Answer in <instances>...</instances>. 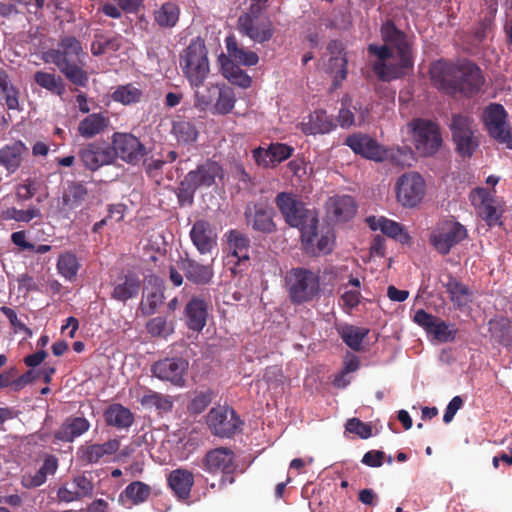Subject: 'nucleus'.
I'll return each instance as SVG.
<instances>
[{
  "instance_id": "48",
  "label": "nucleus",
  "mask_w": 512,
  "mask_h": 512,
  "mask_svg": "<svg viewBox=\"0 0 512 512\" xmlns=\"http://www.w3.org/2000/svg\"><path fill=\"white\" fill-rule=\"evenodd\" d=\"M216 95L218 98L211 108L212 113L220 115L230 113L236 102L234 91L230 87H218Z\"/></svg>"
},
{
  "instance_id": "3",
  "label": "nucleus",
  "mask_w": 512,
  "mask_h": 512,
  "mask_svg": "<svg viewBox=\"0 0 512 512\" xmlns=\"http://www.w3.org/2000/svg\"><path fill=\"white\" fill-rule=\"evenodd\" d=\"M182 71L194 88L201 87L210 73L208 51L203 39L197 37L180 55Z\"/></svg>"
},
{
  "instance_id": "61",
  "label": "nucleus",
  "mask_w": 512,
  "mask_h": 512,
  "mask_svg": "<svg viewBox=\"0 0 512 512\" xmlns=\"http://www.w3.org/2000/svg\"><path fill=\"white\" fill-rule=\"evenodd\" d=\"M147 330L153 337H167L173 332L171 324L163 317H155L147 323Z\"/></svg>"
},
{
  "instance_id": "50",
  "label": "nucleus",
  "mask_w": 512,
  "mask_h": 512,
  "mask_svg": "<svg viewBox=\"0 0 512 512\" xmlns=\"http://www.w3.org/2000/svg\"><path fill=\"white\" fill-rule=\"evenodd\" d=\"M150 487L140 481L130 483L120 495L121 500L127 499L132 505L146 501L150 495Z\"/></svg>"
},
{
  "instance_id": "19",
  "label": "nucleus",
  "mask_w": 512,
  "mask_h": 512,
  "mask_svg": "<svg viewBox=\"0 0 512 512\" xmlns=\"http://www.w3.org/2000/svg\"><path fill=\"white\" fill-rule=\"evenodd\" d=\"M414 321L440 342H447L454 338L455 331L450 325L422 309L415 313Z\"/></svg>"
},
{
  "instance_id": "59",
  "label": "nucleus",
  "mask_w": 512,
  "mask_h": 512,
  "mask_svg": "<svg viewBox=\"0 0 512 512\" xmlns=\"http://www.w3.org/2000/svg\"><path fill=\"white\" fill-rule=\"evenodd\" d=\"M217 86L211 85L205 89L195 88V106L200 110L212 108L213 100L217 93Z\"/></svg>"
},
{
  "instance_id": "23",
  "label": "nucleus",
  "mask_w": 512,
  "mask_h": 512,
  "mask_svg": "<svg viewBox=\"0 0 512 512\" xmlns=\"http://www.w3.org/2000/svg\"><path fill=\"white\" fill-rule=\"evenodd\" d=\"M298 127L306 135H317L332 131L334 123L324 110L319 109L303 117Z\"/></svg>"
},
{
  "instance_id": "33",
  "label": "nucleus",
  "mask_w": 512,
  "mask_h": 512,
  "mask_svg": "<svg viewBox=\"0 0 512 512\" xmlns=\"http://www.w3.org/2000/svg\"><path fill=\"white\" fill-rule=\"evenodd\" d=\"M233 452L227 448H217L205 457V467L211 473H227L231 470Z\"/></svg>"
},
{
  "instance_id": "22",
  "label": "nucleus",
  "mask_w": 512,
  "mask_h": 512,
  "mask_svg": "<svg viewBox=\"0 0 512 512\" xmlns=\"http://www.w3.org/2000/svg\"><path fill=\"white\" fill-rule=\"evenodd\" d=\"M190 238L201 254L211 253L217 245V233L214 227L204 220H198L193 224Z\"/></svg>"
},
{
  "instance_id": "34",
  "label": "nucleus",
  "mask_w": 512,
  "mask_h": 512,
  "mask_svg": "<svg viewBox=\"0 0 512 512\" xmlns=\"http://www.w3.org/2000/svg\"><path fill=\"white\" fill-rule=\"evenodd\" d=\"M223 76L232 84L241 88H248L251 85V77L244 72L236 63L227 58L226 55L219 57Z\"/></svg>"
},
{
  "instance_id": "53",
  "label": "nucleus",
  "mask_w": 512,
  "mask_h": 512,
  "mask_svg": "<svg viewBox=\"0 0 512 512\" xmlns=\"http://www.w3.org/2000/svg\"><path fill=\"white\" fill-rule=\"evenodd\" d=\"M385 160H390L401 167H411L415 162L413 150L408 147H395L386 149Z\"/></svg>"
},
{
  "instance_id": "18",
  "label": "nucleus",
  "mask_w": 512,
  "mask_h": 512,
  "mask_svg": "<svg viewBox=\"0 0 512 512\" xmlns=\"http://www.w3.org/2000/svg\"><path fill=\"white\" fill-rule=\"evenodd\" d=\"M455 92L460 91L471 94L480 89L483 84V76L480 69L470 62H464L457 66Z\"/></svg>"
},
{
  "instance_id": "15",
  "label": "nucleus",
  "mask_w": 512,
  "mask_h": 512,
  "mask_svg": "<svg viewBox=\"0 0 512 512\" xmlns=\"http://www.w3.org/2000/svg\"><path fill=\"white\" fill-rule=\"evenodd\" d=\"M187 369L188 362L180 358L160 360L152 366V372L155 377L169 381L176 386L184 385V376Z\"/></svg>"
},
{
  "instance_id": "16",
  "label": "nucleus",
  "mask_w": 512,
  "mask_h": 512,
  "mask_svg": "<svg viewBox=\"0 0 512 512\" xmlns=\"http://www.w3.org/2000/svg\"><path fill=\"white\" fill-rule=\"evenodd\" d=\"M84 55L81 43L73 36L63 37L56 49H50L43 55L46 63H52L51 59L64 61L68 63L81 62L80 58Z\"/></svg>"
},
{
  "instance_id": "27",
  "label": "nucleus",
  "mask_w": 512,
  "mask_h": 512,
  "mask_svg": "<svg viewBox=\"0 0 512 512\" xmlns=\"http://www.w3.org/2000/svg\"><path fill=\"white\" fill-rule=\"evenodd\" d=\"M178 266L186 278L197 285L210 283L214 276L212 265H203L189 258L181 259Z\"/></svg>"
},
{
  "instance_id": "32",
  "label": "nucleus",
  "mask_w": 512,
  "mask_h": 512,
  "mask_svg": "<svg viewBox=\"0 0 512 512\" xmlns=\"http://www.w3.org/2000/svg\"><path fill=\"white\" fill-rule=\"evenodd\" d=\"M109 123V118L102 113H92L80 120L77 131L83 138L90 139L103 133Z\"/></svg>"
},
{
  "instance_id": "52",
  "label": "nucleus",
  "mask_w": 512,
  "mask_h": 512,
  "mask_svg": "<svg viewBox=\"0 0 512 512\" xmlns=\"http://www.w3.org/2000/svg\"><path fill=\"white\" fill-rule=\"evenodd\" d=\"M34 80L40 87L54 94L62 95L65 91L62 79L55 74L38 71L34 74Z\"/></svg>"
},
{
  "instance_id": "24",
  "label": "nucleus",
  "mask_w": 512,
  "mask_h": 512,
  "mask_svg": "<svg viewBox=\"0 0 512 512\" xmlns=\"http://www.w3.org/2000/svg\"><path fill=\"white\" fill-rule=\"evenodd\" d=\"M457 66L443 61H437L430 67V76L433 84L445 92H455Z\"/></svg>"
},
{
  "instance_id": "46",
  "label": "nucleus",
  "mask_w": 512,
  "mask_h": 512,
  "mask_svg": "<svg viewBox=\"0 0 512 512\" xmlns=\"http://www.w3.org/2000/svg\"><path fill=\"white\" fill-rule=\"evenodd\" d=\"M192 484L193 476L188 471L175 470L169 476V485L180 498H185L189 495Z\"/></svg>"
},
{
  "instance_id": "12",
  "label": "nucleus",
  "mask_w": 512,
  "mask_h": 512,
  "mask_svg": "<svg viewBox=\"0 0 512 512\" xmlns=\"http://www.w3.org/2000/svg\"><path fill=\"white\" fill-rule=\"evenodd\" d=\"M111 148L115 159L119 157L129 164H137L146 153L144 145L131 133H114Z\"/></svg>"
},
{
  "instance_id": "37",
  "label": "nucleus",
  "mask_w": 512,
  "mask_h": 512,
  "mask_svg": "<svg viewBox=\"0 0 512 512\" xmlns=\"http://www.w3.org/2000/svg\"><path fill=\"white\" fill-rule=\"evenodd\" d=\"M185 312L189 328L195 331L202 330L206 325L207 304L199 298H193L186 305Z\"/></svg>"
},
{
  "instance_id": "41",
  "label": "nucleus",
  "mask_w": 512,
  "mask_h": 512,
  "mask_svg": "<svg viewBox=\"0 0 512 512\" xmlns=\"http://www.w3.org/2000/svg\"><path fill=\"white\" fill-rule=\"evenodd\" d=\"M90 427L89 422L85 418H74L66 421L56 432V438L61 441L71 442L76 437L85 433Z\"/></svg>"
},
{
  "instance_id": "1",
  "label": "nucleus",
  "mask_w": 512,
  "mask_h": 512,
  "mask_svg": "<svg viewBox=\"0 0 512 512\" xmlns=\"http://www.w3.org/2000/svg\"><path fill=\"white\" fill-rule=\"evenodd\" d=\"M382 45L370 44L369 53L374 57L373 69L383 81L402 76L412 65L410 48L406 36L390 21L381 27Z\"/></svg>"
},
{
  "instance_id": "11",
  "label": "nucleus",
  "mask_w": 512,
  "mask_h": 512,
  "mask_svg": "<svg viewBox=\"0 0 512 512\" xmlns=\"http://www.w3.org/2000/svg\"><path fill=\"white\" fill-rule=\"evenodd\" d=\"M484 123L490 135L512 149V131L506 122V112L499 104H491L483 114Z\"/></svg>"
},
{
  "instance_id": "25",
  "label": "nucleus",
  "mask_w": 512,
  "mask_h": 512,
  "mask_svg": "<svg viewBox=\"0 0 512 512\" xmlns=\"http://www.w3.org/2000/svg\"><path fill=\"white\" fill-rule=\"evenodd\" d=\"M328 217L335 222H345L356 213V205L351 196H333L326 202Z\"/></svg>"
},
{
  "instance_id": "31",
  "label": "nucleus",
  "mask_w": 512,
  "mask_h": 512,
  "mask_svg": "<svg viewBox=\"0 0 512 512\" xmlns=\"http://www.w3.org/2000/svg\"><path fill=\"white\" fill-rule=\"evenodd\" d=\"M445 288L450 296V300L457 309L465 311L469 308L470 303L474 299L472 290L452 277L445 284Z\"/></svg>"
},
{
  "instance_id": "17",
  "label": "nucleus",
  "mask_w": 512,
  "mask_h": 512,
  "mask_svg": "<svg viewBox=\"0 0 512 512\" xmlns=\"http://www.w3.org/2000/svg\"><path fill=\"white\" fill-rule=\"evenodd\" d=\"M326 72L333 78V87L337 88L347 75V57L340 42L332 41L327 48Z\"/></svg>"
},
{
  "instance_id": "13",
  "label": "nucleus",
  "mask_w": 512,
  "mask_h": 512,
  "mask_svg": "<svg viewBox=\"0 0 512 512\" xmlns=\"http://www.w3.org/2000/svg\"><path fill=\"white\" fill-rule=\"evenodd\" d=\"M451 131L458 152L464 157L471 156L478 143L474 136V125L470 119L461 115L454 116Z\"/></svg>"
},
{
  "instance_id": "8",
  "label": "nucleus",
  "mask_w": 512,
  "mask_h": 512,
  "mask_svg": "<svg viewBox=\"0 0 512 512\" xmlns=\"http://www.w3.org/2000/svg\"><path fill=\"white\" fill-rule=\"evenodd\" d=\"M395 192L397 201L405 208L418 206L426 193V182L417 172L402 174L396 181Z\"/></svg>"
},
{
  "instance_id": "40",
  "label": "nucleus",
  "mask_w": 512,
  "mask_h": 512,
  "mask_svg": "<svg viewBox=\"0 0 512 512\" xmlns=\"http://www.w3.org/2000/svg\"><path fill=\"white\" fill-rule=\"evenodd\" d=\"M225 42L228 53L226 57L231 59L234 63L237 62L244 66H254L258 63V55L253 51L239 48L234 37H227Z\"/></svg>"
},
{
  "instance_id": "21",
  "label": "nucleus",
  "mask_w": 512,
  "mask_h": 512,
  "mask_svg": "<svg viewBox=\"0 0 512 512\" xmlns=\"http://www.w3.org/2000/svg\"><path fill=\"white\" fill-rule=\"evenodd\" d=\"M346 144L356 153L369 160H385L386 149L367 135L355 134L346 139Z\"/></svg>"
},
{
  "instance_id": "56",
  "label": "nucleus",
  "mask_w": 512,
  "mask_h": 512,
  "mask_svg": "<svg viewBox=\"0 0 512 512\" xmlns=\"http://www.w3.org/2000/svg\"><path fill=\"white\" fill-rule=\"evenodd\" d=\"M318 224L316 225V228ZM313 250H308L305 245L304 249L307 253L310 254H327L331 252L334 245V235L330 231L322 232L319 236L318 231L316 230V236H313Z\"/></svg>"
},
{
  "instance_id": "30",
  "label": "nucleus",
  "mask_w": 512,
  "mask_h": 512,
  "mask_svg": "<svg viewBox=\"0 0 512 512\" xmlns=\"http://www.w3.org/2000/svg\"><path fill=\"white\" fill-rule=\"evenodd\" d=\"M120 447L117 439H110L103 444L82 446L78 450L79 457L87 463H97L105 456L115 454Z\"/></svg>"
},
{
  "instance_id": "5",
  "label": "nucleus",
  "mask_w": 512,
  "mask_h": 512,
  "mask_svg": "<svg viewBox=\"0 0 512 512\" xmlns=\"http://www.w3.org/2000/svg\"><path fill=\"white\" fill-rule=\"evenodd\" d=\"M401 132L410 136L416 151L422 156L434 155L442 145L439 128L428 120L414 119Z\"/></svg>"
},
{
  "instance_id": "49",
  "label": "nucleus",
  "mask_w": 512,
  "mask_h": 512,
  "mask_svg": "<svg viewBox=\"0 0 512 512\" xmlns=\"http://www.w3.org/2000/svg\"><path fill=\"white\" fill-rule=\"evenodd\" d=\"M368 329L353 325H344L338 328L342 340L353 350H359L363 339L368 334Z\"/></svg>"
},
{
  "instance_id": "20",
  "label": "nucleus",
  "mask_w": 512,
  "mask_h": 512,
  "mask_svg": "<svg viewBox=\"0 0 512 512\" xmlns=\"http://www.w3.org/2000/svg\"><path fill=\"white\" fill-rule=\"evenodd\" d=\"M240 32L247 35L255 42L268 41L273 35V28L270 21H260L256 16L244 14L238 19Z\"/></svg>"
},
{
  "instance_id": "42",
  "label": "nucleus",
  "mask_w": 512,
  "mask_h": 512,
  "mask_svg": "<svg viewBox=\"0 0 512 512\" xmlns=\"http://www.w3.org/2000/svg\"><path fill=\"white\" fill-rule=\"evenodd\" d=\"M136 397L144 407L156 408L160 412H168L173 406L172 399L169 396L151 390H144L142 393L137 390Z\"/></svg>"
},
{
  "instance_id": "57",
  "label": "nucleus",
  "mask_w": 512,
  "mask_h": 512,
  "mask_svg": "<svg viewBox=\"0 0 512 512\" xmlns=\"http://www.w3.org/2000/svg\"><path fill=\"white\" fill-rule=\"evenodd\" d=\"M172 133L179 143L189 144L197 139L198 132L188 121H178L173 124Z\"/></svg>"
},
{
  "instance_id": "39",
  "label": "nucleus",
  "mask_w": 512,
  "mask_h": 512,
  "mask_svg": "<svg viewBox=\"0 0 512 512\" xmlns=\"http://www.w3.org/2000/svg\"><path fill=\"white\" fill-rule=\"evenodd\" d=\"M139 290V278L136 275L129 273L119 279V282L114 287L112 297L115 300L125 302L128 299L137 296Z\"/></svg>"
},
{
  "instance_id": "63",
  "label": "nucleus",
  "mask_w": 512,
  "mask_h": 512,
  "mask_svg": "<svg viewBox=\"0 0 512 512\" xmlns=\"http://www.w3.org/2000/svg\"><path fill=\"white\" fill-rule=\"evenodd\" d=\"M270 148V158L272 159V166L275 167L277 164L282 161L288 159L292 152L293 148L286 144L282 143H273L269 146Z\"/></svg>"
},
{
  "instance_id": "36",
  "label": "nucleus",
  "mask_w": 512,
  "mask_h": 512,
  "mask_svg": "<svg viewBox=\"0 0 512 512\" xmlns=\"http://www.w3.org/2000/svg\"><path fill=\"white\" fill-rule=\"evenodd\" d=\"M163 301L161 282L157 277H150L144 288L142 310L146 314H152Z\"/></svg>"
},
{
  "instance_id": "44",
  "label": "nucleus",
  "mask_w": 512,
  "mask_h": 512,
  "mask_svg": "<svg viewBox=\"0 0 512 512\" xmlns=\"http://www.w3.org/2000/svg\"><path fill=\"white\" fill-rule=\"evenodd\" d=\"M105 419L109 425L128 428L133 423V415L129 409L120 404H113L105 411Z\"/></svg>"
},
{
  "instance_id": "7",
  "label": "nucleus",
  "mask_w": 512,
  "mask_h": 512,
  "mask_svg": "<svg viewBox=\"0 0 512 512\" xmlns=\"http://www.w3.org/2000/svg\"><path fill=\"white\" fill-rule=\"evenodd\" d=\"M468 237L467 229L453 219L438 222L430 233V244L440 254L446 255L452 247Z\"/></svg>"
},
{
  "instance_id": "2",
  "label": "nucleus",
  "mask_w": 512,
  "mask_h": 512,
  "mask_svg": "<svg viewBox=\"0 0 512 512\" xmlns=\"http://www.w3.org/2000/svg\"><path fill=\"white\" fill-rule=\"evenodd\" d=\"M275 203L286 223L301 232L302 244L313 250V236H316L318 216L314 210L306 209L304 204L293 194L281 192L276 196Z\"/></svg>"
},
{
  "instance_id": "54",
  "label": "nucleus",
  "mask_w": 512,
  "mask_h": 512,
  "mask_svg": "<svg viewBox=\"0 0 512 512\" xmlns=\"http://www.w3.org/2000/svg\"><path fill=\"white\" fill-rule=\"evenodd\" d=\"M179 19V8L174 3H165L155 11V21L162 27H173Z\"/></svg>"
},
{
  "instance_id": "55",
  "label": "nucleus",
  "mask_w": 512,
  "mask_h": 512,
  "mask_svg": "<svg viewBox=\"0 0 512 512\" xmlns=\"http://www.w3.org/2000/svg\"><path fill=\"white\" fill-rule=\"evenodd\" d=\"M142 96L140 89L132 84L119 86L112 95L114 101L122 103L124 105H130L139 102Z\"/></svg>"
},
{
  "instance_id": "60",
  "label": "nucleus",
  "mask_w": 512,
  "mask_h": 512,
  "mask_svg": "<svg viewBox=\"0 0 512 512\" xmlns=\"http://www.w3.org/2000/svg\"><path fill=\"white\" fill-rule=\"evenodd\" d=\"M354 109L357 111V118H355L354 114L349 109L342 108L339 111L338 119L341 126L345 127L353 124L361 125L366 121L368 110L362 107H359L358 110L356 107H354Z\"/></svg>"
},
{
  "instance_id": "38",
  "label": "nucleus",
  "mask_w": 512,
  "mask_h": 512,
  "mask_svg": "<svg viewBox=\"0 0 512 512\" xmlns=\"http://www.w3.org/2000/svg\"><path fill=\"white\" fill-rule=\"evenodd\" d=\"M26 150L25 145L20 141L6 145L0 150V165L9 172H14L20 166Z\"/></svg>"
},
{
  "instance_id": "10",
  "label": "nucleus",
  "mask_w": 512,
  "mask_h": 512,
  "mask_svg": "<svg viewBox=\"0 0 512 512\" xmlns=\"http://www.w3.org/2000/svg\"><path fill=\"white\" fill-rule=\"evenodd\" d=\"M207 423L212 432L220 437L234 435L242 424L235 411L227 406L212 408L207 416Z\"/></svg>"
},
{
  "instance_id": "64",
  "label": "nucleus",
  "mask_w": 512,
  "mask_h": 512,
  "mask_svg": "<svg viewBox=\"0 0 512 512\" xmlns=\"http://www.w3.org/2000/svg\"><path fill=\"white\" fill-rule=\"evenodd\" d=\"M346 430L358 435L362 439H367L372 435L371 427L357 418H352L347 421Z\"/></svg>"
},
{
  "instance_id": "62",
  "label": "nucleus",
  "mask_w": 512,
  "mask_h": 512,
  "mask_svg": "<svg viewBox=\"0 0 512 512\" xmlns=\"http://www.w3.org/2000/svg\"><path fill=\"white\" fill-rule=\"evenodd\" d=\"M40 216L39 209L35 207H30L27 210H19V209H8L5 212V219L15 220L17 222H29L34 218Z\"/></svg>"
},
{
  "instance_id": "51",
  "label": "nucleus",
  "mask_w": 512,
  "mask_h": 512,
  "mask_svg": "<svg viewBox=\"0 0 512 512\" xmlns=\"http://www.w3.org/2000/svg\"><path fill=\"white\" fill-rule=\"evenodd\" d=\"M79 267L77 257L71 252L63 253L58 258V272L66 280L72 281L76 277Z\"/></svg>"
},
{
  "instance_id": "14",
  "label": "nucleus",
  "mask_w": 512,
  "mask_h": 512,
  "mask_svg": "<svg viewBox=\"0 0 512 512\" xmlns=\"http://www.w3.org/2000/svg\"><path fill=\"white\" fill-rule=\"evenodd\" d=\"M470 200L489 226L500 224L503 209L499 201L495 200L489 191L485 188H477L471 192Z\"/></svg>"
},
{
  "instance_id": "4",
  "label": "nucleus",
  "mask_w": 512,
  "mask_h": 512,
  "mask_svg": "<svg viewBox=\"0 0 512 512\" xmlns=\"http://www.w3.org/2000/svg\"><path fill=\"white\" fill-rule=\"evenodd\" d=\"M223 170L215 161H206L198 165L196 169L187 173L178 187V199L181 204H191L193 196L199 189H207L221 178Z\"/></svg>"
},
{
  "instance_id": "43",
  "label": "nucleus",
  "mask_w": 512,
  "mask_h": 512,
  "mask_svg": "<svg viewBox=\"0 0 512 512\" xmlns=\"http://www.w3.org/2000/svg\"><path fill=\"white\" fill-rule=\"evenodd\" d=\"M52 64H55L61 73H63L66 78L77 86H86L88 83V75L83 70L81 62L68 63L58 60L51 59Z\"/></svg>"
},
{
  "instance_id": "6",
  "label": "nucleus",
  "mask_w": 512,
  "mask_h": 512,
  "mask_svg": "<svg viewBox=\"0 0 512 512\" xmlns=\"http://www.w3.org/2000/svg\"><path fill=\"white\" fill-rule=\"evenodd\" d=\"M286 282L290 298L297 304L311 301L320 290L318 275L303 268L292 269L286 276Z\"/></svg>"
},
{
  "instance_id": "28",
  "label": "nucleus",
  "mask_w": 512,
  "mask_h": 512,
  "mask_svg": "<svg viewBox=\"0 0 512 512\" xmlns=\"http://www.w3.org/2000/svg\"><path fill=\"white\" fill-rule=\"evenodd\" d=\"M246 220L254 230L271 233L275 230L273 222V211L271 208L263 205H255L253 210L247 209L245 212Z\"/></svg>"
},
{
  "instance_id": "9",
  "label": "nucleus",
  "mask_w": 512,
  "mask_h": 512,
  "mask_svg": "<svg viewBox=\"0 0 512 512\" xmlns=\"http://www.w3.org/2000/svg\"><path fill=\"white\" fill-rule=\"evenodd\" d=\"M78 158L82 165L94 172L115 162V153L107 143L90 142L79 148Z\"/></svg>"
},
{
  "instance_id": "47",
  "label": "nucleus",
  "mask_w": 512,
  "mask_h": 512,
  "mask_svg": "<svg viewBox=\"0 0 512 512\" xmlns=\"http://www.w3.org/2000/svg\"><path fill=\"white\" fill-rule=\"evenodd\" d=\"M229 257H233L238 261L248 260V244L249 241L238 231H230L227 237Z\"/></svg>"
},
{
  "instance_id": "58",
  "label": "nucleus",
  "mask_w": 512,
  "mask_h": 512,
  "mask_svg": "<svg viewBox=\"0 0 512 512\" xmlns=\"http://www.w3.org/2000/svg\"><path fill=\"white\" fill-rule=\"evenodd\" d=\"M360 281L357 278H353L348 284L342 287L341 300L343 305L348 308H354L360 301Z\"/></svg>"
},
{
  "instance_id": "29",
  "label": "nucleus",
  "mask_w": 512,
  "mask_h": 512,
  "mask_svg": "<svg viewBox=\"0 0 512 512\" xmlns=\"http://www.w3.org/2000/svg\"><path fill=\"white\" fill-rule=\"evenodd\" d=\"M58 468L56 457L49 455L44 459L43 465L34 471L23 474L21 483L25 488H35L45 483L48 475H53Z\"/></svg>"
},
{
  "instance_id": "26",
  "label": "nucleus",
  "mask_w": 512,
  "mask_h": 512,
  "mask_svg": "<svg viewBox=\"0 0 512 512\" xmlns=\"http://www.w3.org/2000/svg\"><path fill=\"white\" fill-rule=\"evenodd\" d=\"M93 489L91 480L85 476H77L71 484L59 488L57 496L60 501L73 502L91 496Z\"/></svg>"
},
{
  "instance_id": "35",
  "label": "nucleus",
  "mask_w": 512,
  "mask_h": 512,
  "mask_svg": "<svg viewBox=\"0 0 512 512\" xmlns=\"http://www.w3.org/2000/svg\"><path fill=\"white\" fill-rule=\"evenodd\" d=\"M367 222L369 223L371 229L380 230L382 233L397 239L401 243H408L410 240L409 235L404 232L403 227L395 221L386 219L384 217H369Z\"/></svg>"
},
{
  "instance_id": "45",
  "label": "nucleus",
  "mask_w": 512,
  "mask_h": 512,
  "mask_svg": "<svg viewBox=\"0 0 512 512\" xmlns=\"http://www.w3.org/2000/svg\"><path fill=\"white\" fill-rule=\"evenodd\" d=\"M88 191L86 187L79 183H74L68 187L63 195V209L67 212L77 209L86 201Z\"/></svg>"
}]
</instances>
